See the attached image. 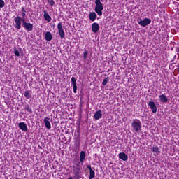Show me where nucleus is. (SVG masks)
I'll return each mask as SVG.
<instances>
[{
    "label": "nucleus",
    "mask_w": 179,
    "mask_h": 179,
    "mask_svg": "<svg viewBox=\"0 0 179 179\" xmlns=\"http://www.w3.org/2000/svg\"><path fill=\"white\" fill-rule=\"evenodd\" d=\"M14 54L15 55V57H20V51H19L17 49H14Z\"/></svg>",
    "instance_id": "obj_23"
},
{
    "label": "nucleus",
    "mask_w": 179,
    "mask_h": 179,
    "mask_svg": "<svg viewBox=\"0 0 179 179\" xmlns=\"http://www.w3.org/2000/svg\"><path fill=\"white\" fill-rule=\"evenodd\" d=\"M21 16V19H23V20H26V13H22Z\"/></svg>",
    "instance_id": "obj_27"
},
{
    "label": "nucleus",
    "mask_w": 179,
    "mask_h": 179,
    "mask_svg": "<svg viewBox=\"0 0 179 179\" xmlns=\"http://www.w3.org/2000/svg\"><path fill=\"white\" fill-rule=\"evenodd\" d=\"M67 179H73V178H72V176H70Z\"/></svg>",
    "instance_id": "obj_32"
},
{
    "label": "nucleus",
    "mask_w": 179,
    "mask_h": 179,
    "mask_svg": "<svg viewBox=\"0 0 179 179\" xmlns=\"http://www.w3.org/2000/svg\"><path fill=\"white\" fill-rule=\"evenodd\" d=\"M152 152H154L155 153H159L160 151L158 146L152 147L151 148Z\"/></svg>",
    "instance_id": "obj_21"
},
{
    "label": "nucleus",
    "mask_w": 179,
    "mask_h": 179,
    "mask_svg": "<svg viewBox=\"0 0 179 179\" xmlns=\"http://www.w3.org/2000/svg\"><path fill=\"white\" fill-rule=\"evenodd\" d=\"M95 5L94 10L96 13H97L99 16H101L103 15V10L104 9L103 3H101V0H95Z\"/></svg>",
    "instance_id": "obj_2"
},
{
    "label": "nucleus",
    "mask_w": 179,
    "mask_h": 179,
    "mask_svg": "<svg viewBox=\"0 0 179 179\" xmlns=\"http://www.w3.org/2000/svg\"><path fill=\"white\" fill-rule=\"evenodd\" d=\"M71 84L73 86V92L76 93L78 90V86L76 85V78H75V77L71 78Z\"/></svg>",
    "instance_id": "obj_13"
},
{
    "label": "nucleus",
    "mask_w": 179,
    "mask_h": 179,
    "mask_svg": "<svg viewBox=\"0 0 179 179\" xmlns=\"http://www.w3.org/2000/svg\"><path fill=\"white\" fill-rule=\"evenodd\" d=\"M99 30H100V25H99V23H97V22H94L92 24V31L93 33H97V31H99Z\"/></svg>",
    "instance_id": "obj_8"
},
{
    "label": "nucleus",
    "mask_w": 179,
    "mask_h": 179,
    "mask_svg": "<svg viewBox=\"0 0 179 179\" xmlns=\"http://www.w3.org/2000/svg\"><path fill=\"white\" fill-rule=\"evenodd\" d=\"M87 169H90V171H92V170H93V169H92V166H90V165L87 166Z\"/></svg>",
    "instance_id": "obj_30"
},
{
    "label": "nucleus",
    "mask_w": 179,
    "mask_h": 179,
    "mask_svg": "<svg viewBox=\"0 0 179 179\" xmlns=\"http://www.w3.org/2000/svg\"><path fill=\"white\" fill-rule=\"evenodd\" d=\"M0 7H1V0H0Z\"/></svg>",
    "instance_id": "obj_35"
},
{
    "label": "nucleus",
    "mask_w": 179,
    "mask_h": 179,
    "mask_svg": "<svg viewBox=\"0 0 179 179\" xmlns=\"http://www.w3.org/2000/svg\"><path fill=\"white\" fill-rule=\"evenodd\" d=\"M108 80H110V78L108 77H106L102 82V85L103 86H106V85H107V83H108Z\"/></svg>",
    "instance_id": "obj_24"
},
{
    "label": "nucleus",
    "mask_w": 179,
    "mask_h": 179,
    "mask_svg": "<svg viewBox=\"0 0 179 179\" xmlns=\"http://www.w3.org/2000/svg\"><path fill=\"white\" fill-rule=\"evenodd\" d=\"M24 96L25 99H30L31 97V93H30V92H29V90H26L24 92Z\"/></svg>",
    "instance_id": "obj_19"
},
{
    "label": "nucleus",
    "mask_w": 179,
    "mask_h": 179,
    "mask_svg": "<svg viewBox=\"0 0 179 179\" xmlns=\"http://www.w3.org/2000/svg\"><path fill=\"white\" fill-rule=\"evenodd\" d=\"M86 159V152L81 151L80 155V163H83L85 162V159Z\"/></svg>",
    "instance_id": "obj_18"
},
{
    "label": "nucleus",
    "mask_w": 179,
    "mask_h": 179,
    "mask_svg": "<svg viewBox=\"0 0 179 179\" xmlns=\"http://www.w3.org/2000/svg\"><path fill=\"white\" fill-rule=\"evenodd\" d=\"M119 159L123 160V162H127L128 160V155L125 152H120L119 153Z\"/></svg>",
    "instance_id": "obj_14"
},
{
    "label": "nucleus",
    "mask_w": 179,
    "mask_h": 179,
    "mask_svg": "<svg viewBox=\"0 0 179 179\" xmlns=\"http://www.w3.org/2000/svg\"><path fill=\"white\" fill-rule=\"evenodd\" d=\"M43 122L45 126L46 127L47 129H51V122H50L49 117H45Z\"/></svg>",
    "instance_id": "obj_11"
},
{
    "label": "nucleus",
    "mask_w": 179,
    "mask_h": 179,
    "mask_svg": "<svg viewBox=\"0 0 179 179\" xmlns=\"http://www.w3.org/2000/svg\"><path fill=\"white\" fill-rule=\"evenodd\" d=\"M152 23V20L150 18H145L143 20H140L138 22V24L142 26V27H146V26H149Z\"/></svg>",
    "instance_id": "obj_5"
},
{
    "label": "nucleus",
    "mask_w": 179,
    "mask_h": 179,
    "mask_svg": "<svg viewBox=\"0 0 179 179\" xmlns=\"http://www.w3.org/2000/svg\"><path fill=\"white\" fill-rule=\"evenodd\" d=\"M101 117H103V113H101V110H97L94 115V118L95 120H100Z\"/></svg>",
    "instance_id": "obj_17"
},
{
    "label": "nucleus",
    "mask_w": 179,
    "mask_h": 179,
    "mask_svg": "<svg viewBox=\"0 0 179 179\" xmlns=\"http://www.w3.org/2000/svg\"><path fill=\"white\" fill-rule=\"evenodd\" d=\"M88 55H89V52L87 51V50H84V52H83L84 61H86V59H87Z\"/></svg>",
    "instance_id": "obj_22"
},
{
    "label": "nucleus",
    "mask_w": 179,
    "mask_h": 179,
    "mask_svg": "<svg viewBox=\"0 0 179 179\" xmlns=\"http://www.w3.org/2000/svg\"><path fill=\"white\" fill-rule=\"evenodd\" d=\"M132 132H141L142 129V124H141V120L139 119L133 120L131 122Z\"/></svg>",
    "instance_id": "obj_1"
},
{
    "label": "nucleus",
    "mask_w": 179,
    "mask_h": 179,
    "mask_svg": "<svg viewBox=\"0 0 179 179\" xmlns=\"http://www.w3.org/2000/svg\"><path fill=\"white\" fill-rule=\"evenodd\" d=\"M57 31H58V34L59 35L60 38H62V40L63 38H65V31H64V27L62 26V23L61 22L58 23Z\"/></svg>",
    "instance_id": "obj_4"
},
{
    "label": "nucleus",
    "mask_w": 179,
    "mask_h": 179,
    "mask_svg": "<svg viewBox=\"0 0 179 179\" xmlns=\"http://www.w3.org/2000/svg\"><path fill=\"white\" fill-rule=\"evenodd\" d=\"M178 73L179 74V66L178 67Z\"/></svg>",
    "instance_id": "obj_33"
},
{
    "label": "nucleus",
    "mask_w": 179,
    "mask_h": 179,
    "mask_svg": "<svg viewBox=\"0 0 179 179\" xmlns=\"http://www.w3.org/2000/svg\"><path fill=\"white\" fill-rule=\"evenodd\" d=\"M25 110L26 111H27L28 113H33V110H31V108H30V106L29 105H27L25 106Z\"/></svg>",
    "instance_id": "obj_25"
},
{
    "label": "nucleus",
    "mask_w": 179,
    "mask_h": 179,
    "mask_svg": "<svg viewBox=\"0 0 179 179\" xmlns=\"http://www.w3.org/2000/svg\"><path fill=\"white\" fill-rule=\"evenodd\" d=\"M26 20H23L20 16H17L14 18V22L15 23V27L17 30H20L22 29V23L24 24V22Z\"/></svg>",
    "instance_id": "obj_3"
},
{
    "label": "nucleus",
    "mask_w": 179,
    "mask_h": 179,
    "mask_svg": "<svg viewBox=\"0 0 179 179\" xmlns=\"http://www.w3.org/2000/svg\"><path fill=\"white\" fill-rule=\"evenodd\" d=\"M159 99L160 103H167V101H169V99H167V96H166V95L163 94L159 96Z\"/></svg>",
    "instance_id": "obj_12"
},
{
    "label": "nucleus",
    "mask_w": 179,
    "mask_h": 179,
    "mask_svg": "<svg viewBox=\"0 0 179 179\" xmlns=\"http://www.w3.org/2000/svg\"><path fill=\"white\" fill-rule=\"evenodd\" d=\"M21 10L22 13H26V9H24V7H22Z\"/></svg>",
    "instance_id": "obj_31"
},
{
    "label": "nucleus",
    "mask_w": 179,
    "mask_h": 179,
    "mask_svg": "<svg viewBox=\"0 0 179 179\" xmlns=\"http://www.w3.org/2000/svg\"><path fill=\"white\" fill-rule=\"evenodd\" d=\"M88 17L91 22H94L96 19H97V14H96L95 12H91L90 13Z\"/></svg>",
    "instance_id": "obj_10"
},
{
    "label": "nucleus",
    "mask_w": 179,
    "mask_h": 179,
    "mask_svg": "<svg viewBox=\"0 0 179 179\" xmlns=\"http://www.w3.org/2000/svg\"><path fill=\"white\" fill-rule=\"evenodd\" d=\"M22 27H24L27 31H33V24L27 22L26 20L24 22V24H22Z\"/></svg>",
    "instance_id": "obj_6"
},
{
    "label": "nucleus",
    "mask_w": 179,
    "mask_h": 179,
    "mask_svg": "<svg viewBox=\"0 0 179 179\" xmlns=\"http://www.w3.org/2000/svg\"><path fill=\"white\" fill-rule=\"evenodd\" d=\"M94 177H96V173L94 172V171L93 170L90 171L89 179L94 178Z\"/></svg>",
    "instance_id": "obj_20"
},
{
    "label": "nucleus",
    "mask_w": 179,
    "mask_h": 179,
    "mask_svg": "<svg viewBox=\"0 0 179 179\" xmlns=\"http://www.w3.org/2000/svg\"><path fill=\"white\" fill-rule=\"evenodd\" d=\"M148 106L150 107L154 114H155V113H157V106H156V104H155V102L153 101H150L148 103Z\"/></svg>",
    "instance_id": "obj_7"
},
{
    "label": "nucleus",
    "mask_w": 179,
    "mask_h": 179,
    "mask_svg": "<svg viewBox=\"0 0 179 179\" xmlns=\"http://www.w3.org/2000/svg\"><path fill=\"white\" fill-rule=\"evenodd\" d=\"M5 6V1L3 0H1V8H3Z\"/></svg>",
    "instance_id": "obj_28"
},
{
    "label": "nucleus",
    "mask_w": 179,
    "mask_h": 179,
    "mask_svg": "<svg viewBox=\"0 0 179 179\" xmlns=\"http://www.w3.org/2000/svg\"><path fill=\"white\" fill-rule=\"evenodd\" d=\"M45 39L46 41H51L52 40V34L50 31H47L45 34Z\"/></svg>",
    "instance_id": "obj_16"
},
{
    "label": "nucleus",
    "mask_w": 179,
    "mask_h": 179,
    "mask_svg": "<svg viewBox=\"0 0 179 179\" xmlns=\"http://www.w3.org/2000/svg\"><path fill=\"white\" fill-rule=\"evenodd\" d=\"M18 127H19L20 129H21V131H23L24 132L27 131V124H26V123L20 122L18 124Z\"/></svg>",
    "instance_id": "obj_9"
},
{
    "label": "nucleus",
    "mask_w": 179,
    "mask_h": 179,
    "mask_svg": "<svg viewBox=\"0 0 179 179\" xmlns=\"http://www.w3.org/2000/svg\"><path fill=\"white\" fill-rule=\"evenodd\" d=\"M47 1L50 6H54V5H55V1H54V0H47Z\"/></svg>",
    "instance_id": "obj_26"
},
{
    "label": "nucleus",
    "mask_w": 179,
    "mask_h": 179,
    "mask_svg": "<svg viewBox=\"0 0 179 179\" xmlns=\"http://www.w3.org/2000/svg\"><path fill=\"white\" fill-rule=\"evenodd\" d=\"M43 13H44L43 17L45 20H46V22H51L52 18H51V16H50V14H48V13L46 10H44Z\"/></svg>",
    "instance_id": "obj_15"
},
{
    "label": "nucleus",
    "mask_w": 179,
    "mask_h": 179,
    "mask_svg": "<svg viewBox=\"0 0 179 179\" xmlns=\"http://www.w3.org/2000/svg\"><path fill=\"white\" fill-rule=\"evenodd\" d=\"M176 58H177V56L175 55V56L173 57V59L171 61V62H172V65H174V64H176V62H174V59H176Z\"/></svg>",
    "instance_id": "obj_29"
},
{
    "label": "nucleus",
    "mask_w": 179,
    "mask_h": 179,
    "mask_svg": "<svg viewBox=\"0 0 179 179\" xmlns=\"http://www.w3.org/2000/svg\"><path fill=\"white\" fill-rule=\"evenodd\" d=\"M20 52H22V49H20Z\"/></svg>",
    "instance_id": "obj_34"
}]
</instances>
